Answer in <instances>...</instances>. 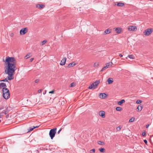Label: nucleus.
<instances>
[{"label": "nucleus", "mask_w": 153, "mask_h": 153, "mask_svg": "<svg viewBox=\"0 0 153 153\" xmlns=\"http://www.w3.org/2000/svg\"><path fill=\"white\" fill-rule=\"evenodd\" d=\"M4 63V72L8 75L7 79L2 80L4 82H7L8 80H11L14 79V75L16 70V61L13 57H6L3 59Z\"/></svg>", "instance_id": "f257e3e1"}, {"label": "nucleus", "mask_w": 153, "mask_h": 153, "mask_svg": "<svg viewBox=\"0 0 153 153\" xmlns=\"http://www.w3.org/2000/svg\"><path fill=\"white\" fill-rule=\"evenodd\" d=\"M3 96L5 99H8L10 96V94L9 90L6 88H4L2 89Z\"/></svg>", "instance_id": "f03ea898"}, {"label": "nucleus", "mask_w": 153, "mask_h": 153, "mask_svg": "<svg viewBox=\"0 0 153 153\" xmlns=\"http://www.w3.org/2000/svg\"><path fill=\"white\" fill-rule=\"evenodd\" d=\"M100 83L99 81H97L91 84L88 88L90 89H94L97 88Z\"/></svg>", "instance_id": "7ed1b4c3"}, {"label": "nucleus", "mask_w": 153, "mask_h": 153, "mask_svg": "<svg viewBox=\"0 0 153 153\" xmlns=\"http://www.w3.org/2000/svg\"><path fill=\"white\" fill-rule=\"evenodd\" d=\"M153 31V29L149 28L145 30L143 32L144 35L146 36H149L151 34Z\"/></svg>", "instance_id": "20e7f679"}, {"label": "nucleus", "mask_w": 153, "mask_h": 153, "mask_svg": "<svg viewBox=\"0 0 153 153\" xmlns=\"http://www.w3.org/2000/svg\"><path fill=\"white\" fill-rule=\"evenodd\" d=\"M114 30L117 34H120L123 32V29L120 27H116L114 28Z\"/></svg>", "instance_id": "39448f33"}, {"label": "nucleus", "mask_w": 153, "mask_h": 153, "mask_svg": "<svg viewBox=\"0 0 153 153\" xmlns=\"http://www.w3.org/2000/svg\"><path fill=\"white\" fill-rule=\"evenodd\" d=\"M56 129L53 128L51 129L49 132V135L51 137V139H52L53 137L55 136L56 133Z\"/></svg>", "instance_id": "423d86ee"}, {"label": "nucleus", "mask_w": 153, "mask_h": 153, "mask_svg": "<svg viewBox=\"0 0 153 153\" xmlns=\"http://www.w3.org/2000/svg\"><path fill=\"white\" fill-rule=\"evenodd\" d=\"M28 31V28L27 27L22 28L19 31L20 35H24Z\"/></svg>", "instance_id": "0eeeda50"}, {"label": "nucleus", "mask_w": 153, "mask_h": 153, "mask_svg": "<svg viewBox=\"0 0 153 153\" xmlns=\"http://www.w3.org/2000/svg\"><path fill=\"white\" fill-rule=\"evenodd\" d=\"M137 27L135 26L130 25L128 27V30L129 31H136L137 30Z\"/></svg>", "instance_id": "6e6552de"}, {"label": "nucleus", "mask_w": 153, "mask_h": 153, "mask_svg": "<svg viewBox=\"0 0 153 153\" xmlns=\"http://www.w3.org/2000/svg\"><path fill=\"white\" fill-rule=\"evenodd\" d=\"M99 97L100 99H105L108 97V95L105 93H100L99 94Z\"/></svg>", "instance_id": "1a4fd4ad"}, {"label": "nucleus", "mask_w": 153, "mask_h": 153, "mask_svg": "<svg viewBox=\"0 0 153 153\" xmlns=\"http://www.w3.org/2000/svg\"><path fill=\"white\" fill-rule=\"evenodd\" d=\"M112 64L111 62H109L106 64L103 67L101 70V71H103L105 70V69L109 68L110 66H111Z\"/></svg>", "instance_id": "9d476101"}, {"label": "nucleus", "mask_w": 153, "mask_h": 153, "mask_svg": "<svg viewBox=\"0 0 153 153\" xmlns=\"http://www.w3.org/2000/svg\"><path fill=\"white\" fill-rule=\"evenodd\" d=\"M105 112L104 111H101L99 112L98 114L102 118H104L105 117Z\"/></svg>", "instance_id": "9b49d317"}, {"label": "nucleus", "mask_w": 153, "mask_h": 153, "mask_svg": "<svg viewBox=\"0 0 153 153\" xmlns=\"http://www.w3.org/2000/svg\"><path fill=\"white\" fill-rule=\"evenodd\" d=\"M115 5H117L119 7H123L124 6L125 4L121 2H116L115 3Z\"/></svg>", "instance_id": "f8f14e48"}, {"label": "nucleus", "mask_w": 153, "mask_h": 153, "mask_svg": "<svg viewBox=\"0 0 153 153\" xmlns=\"http://www.w3.org/2000/svg\"><path fill=\"white\" fill-rule=\"evenodd\" d=\"M66 58L65 57L63 58L62 60L60 63V65H64L65 63Z\"/></svg>", "instance_id": "ddd939ff"}, {"label": "nucleus", "mask_w": 153, "mask_h": 153, "mask_svg": "<svg viewBox=\"0 0 153 153\" xmlns=\"http://www.w3.org/2000/svg\"><path fill=\"white\" fill-rule=\"evenodd\" d=\"M128 57L130 59H135V57L134 56L133 54H129L128 55L127 57H126V59H127Z\"/></svg>", "instance_id": "4468645a"}, {"label": "nucleus", "mask_w": 153, "mask_h": 153, "mask_svg": "<svg viewBox=\"0 0 153 153\" xmlns=\"http://www.w3.org/2000/svg\"><path fill=\"white\" fill-rule=\"evenodd\" d=\"M76 64L75 62H74L69 64L68 65V67L69 68H71L75 65Z\"/></svg>", "instance_id": "2eb2a0df"}, {"label": "nucleus", "mask_w": 153, "mask_h": 153, "mask_svg": "<svg viewBox=\"0 0 153 153\" xmlns=\"http://www.w3.org/2000/svg\"><path fill=\"white\" fill-rule=\"evenodd\" d=\"M142 109L143 107L141 105H140L138 106L136 108V110L137 111H140L142 110Z\"/></svg>", "instance_id": "dca6fc26"}, {"label": "nucleus", "mask_w": 153, "mask_h": 153, "mask_svg": "<svg viewBox=\"0 0 153 153\" xmlns=\"http://www.w3.org/2000/svg\"><path fill=\"white\" fill-rule=\"evenodd\" d=\"M36 7L40 9L44 8L45 7V6L43 4H38L36 5Z\"/></svg>", "instance_id": "f3484780"}, {"label": "nucleus", "mask_w": 153, "mask_h": 153, "mask_svg": "<svg viewBox=\"0 0 153 153\" xmlns=\"http://www.w3.org/2000/svg\"><path fill=\"white\" fill-rule=\"evenodd\" d=\"M107 82L108 84H110L112 83L113 82V79L111 78H110L107 80Z\"/></svg>", "instance_id": "a211bd4d"}, {"label": "nucleus", "mask_w": 153, "mask_h": 153, "mask_svg": "<svg viewBox=\"0 0 153 153\" xmlns=\"http://www.w3.org/2000/svg\"><path fill=\"white\" fill-rule=\"evenodd\" d=\"M125 102V100H122L121 101L118 102H117V104L119 105H121Z\"/></svg>", "instance_id": "6ab92c4d"}, {"label": "nucleus", "mask_w": 153, "mask_h": 153, "mask_svg": "<svg viewBox=\"0 0 153 153\" xmlns=\"http://www.w3.org/2000/svg\"><path fill=\"white\" fill-rule=\"evenodd\" d=\"M111 30L109 29H108L105 30L104 31V33L105 34H108L111 32Z\"/></svg>", "instance_id": "aec40b11"}, {"label": "nucleus", "mask_w": 153, "mask_h": 153, "mask_svg": "<svg viewBox=\"0 0 153 153\" xmlns=\"http://www.w3.org/2000/svg\"><path fill=\"white\" fill-rule=\"evenodd\" d=\"M99 150L101 152H105V149L104 148H100L99 149Z\"/></svg>", "instance_id": "412c9836"}, {"label": "nucleus", "mask_w": 153, "mask_h": 153, "mask_svg": "<svg viewBox=\"0 0 153 153\" xmlns=\"http://www.w3.org/2000/svg\"><path fill=\"white\" fill-rule=\"evenodd\" d=\"M135 120V118L134 117H132L129 120V123H131L133 122Z\"/></svg>", "instance_id": "4be33fe9"}, {"label": "nucleus", "mask_w": 153, "mask_h": 153, "mask_svg": "<svg viewBox=\"0 0 153 153\" xmlns=\"http://www.w3.org/2000/svg\"><path fill=\"white\" fill-rule=\"evenodd\" d=\"M0 86L1 87H4L6 86V84L5 83L1 82L0 83Z\"/></svg>", "instance_id": "5701e85b"}, {"label": "nucleus", "mask_w": 153, "mask_h": 153, "mask_svg": "<svg viewBox=\"0 0 153 153\" xmlns=\"http://www.w3.org/2000/svg\"><path fill=\"white\" fill-rule=\"evenodd\" d=\"M116 110L117 111H121L122 110V108L121 107H117L116 108Z\"/></svg>", "instance_id": "b1692460"}, {"label": "nucleus", "mask_w": 153, "mask_h": 153, "mask_svg": "<svg viewBox=\"0 0 153 153\" xmlns=\"http://www.w3.org/2000/svg\"><path fill=\"white\" fill-rule=\"evenodd\" d=\"M98 143L101 145H104L105 143L103 142H101L100 141H99L98 142Z\"/></svg>", "instance_id": "393cba45"}, {"label": "nucleus", "mask_w": 153, "mask_h": 153, "mask_svg": "<svg viewBox=\"0 0 153 153\" xmlns=\"http://www.w3.org/2000/svg\"><path fill=\"white\" fill-rule=\"evenodd\" d=\"M121 127L120 126H119L117 127L116 128V130L117 131H120L121 129Z\"/></svg>", "instance_id": "a878e982"}, {"label": "nucleus", "mask_w": 153, "mask_h": 153, "mask_svg": "<svg viewBox=\"0 0 153 153\" xmlns=\"http://www.w3.org/2000/svg\"><path fill=\"white\" fill-rule=\"evenodd\" d=\"M47 42V41L46 40H44L41 42V45H43L45 44Z\"/></svg>", "instance_id": "bb28decb"}, {"label": "nucleus", "mask_w": 153, "mask_h": 153, "mask_svg": "<svg viewBox=\"0 0 153 153\" xmlns=\"http://www.w3.org/2000/svg\"><path fill=\"white\" fill-rule=\"evenodd\" d=\"M99 65V63L98 62H95L94 65V67H97Z\"/></svg>", "instance_id": "cd10ccee"}, {"label": "nucleus", "mask_w": 153, "mask_h": 153, "mask_svg": "<svg viewBox=\"0 0 153 153\" xmlns=\"http://www.w3.org/2000/svg\"><path fill=\"white\" fill-rule=\"evenodd\" d=\"M142 102V101L141 100H137L136 101V103L137 104H140Z\"/></svg>", "instance_id": "c85d7f7f"}, {"label": "nucleus", "mask_w": 153, "mask_h": 153, "mask_svg": "<svg viewBox=\"0 0 153 153\" xmlns=\"http://www.w3.org/2000/svg\"><path fill=\"white\" fill-rule=\"evenodd\" d=\"M76 85V84L75 83L73 82L71 83L70 85V86L71 87H73L75 86Z\"/></svg>", "instance_id": "c756f323"}, {"label": "nucleus", "mask_w": 153, "mask_h": 153, "mask_svg": "<svg viewBox=\"0 0 153 153\" xmlns=\"http://www.w3.org/2000/svg\"><path fill=\"white\" fill-rule=\"evenodd\" d=\"M30 56V54H28L27 55L25 56V59H27L28 58H29Z\"/></svg>", "instance_id": "7c9ffc66"}, {"label": "nucleus", "mask_w": 153, "mask_h": 153, "mask_svg": "<svg viewBox=\"0 0 153 153\" xmlns=\"http://www.w3.org/2000/svg\"><path fill=\"white\" fill-rule=\"evenodd\" d=\"M95 152V149H93L91 150L90 151V153H94Z\"/></svg>", "instance_id": "2f4dec72"}, {"label": "nucleus", "mask_w": 153, "mask_h": 153, "mask_svg": "<svg viewBox=\"0 0 153 153\" xmlns=\"http://www.w3.org/2000/svg\"><path fill=\"white\" fill-rule=\"evenodd\" d=\"M38 127L37 126H36V127H33V128H30V130L28 131H32L34 129L36 128H37Z\"/></svg>", "instance_id": "473e14b6"}, {"label": "nucleus", "mask_w": 153, "mask_h": 153, "mask_svg": "<svg viewBox=\"0 0 153 153\" xmlns=\"http://www.w3.org/2000/svg\"><path fill=\"white\" fill-rule=\"evenodd\" d=\"M146 135V132L145 131H144L142 133V135L143 136H144L145 135Z\"/></svg>", "instance_id": "72a5a7b5"}, {"label": "nucleus", "mask_w": 153, "mask_h": 153, "mask_svg": "<svg viewBox=\"0 0 153 153\" xmlns=\"http://www.w3.org/2000/svg\"><path fill=\"white\" fill-rule=\"evenodd\" d=\"M42 92V90H39L38 91V93H41Z\"/></svg>", "instance_id": "f704fd0d"}, {"label": "nucleus", "mask_w": 153, "mask_h": 153, "mask_svg": "<svg viewBox=\"0 0 153 153\" xmlns=\"http://www.w3.org/2000/svg\"><path fill=\"white\" fill-rule=\"evenodd\" d=\"M54 91H50L49 92V93L50 94H51V93L53 94L54 93Z\"/></svg>", "instance_id": "c9c22d12"}, {"label": "nucleus", "mask_w": 153, "mask_h": 153, "mask_svg": "<svg viewBox=\"0 0 153 153\" xmlns=\"http://www.w3.org/2000/svg\"><path fill=\"white\" fill-rule=\"evenodd\" d=\"M39 79H36V80H35V82L36 83H37L39 82Z\"/></svg>", "instance_id": "e433bc0d"}, {"label": "nucleus", "mask_w": 153, "mask_h": 153, "mask_svg": "<svg viewBox=\"0 0 153 153\" xmlns=\"http://www.w3.org/2000/svg\"><path fill=\"white\" fill-rule=\"evenodd\" d=\"M144 142H145V143L146 144H147V141L146 140H144Z\"/></svg>", "instance_id": "4c0bfd02"}, {"label": "nucleus", "mask_w": 153, "mask_h": 153, "mask_svg": "<svg viewBox=\"0 0 153 153\" xmlns=\"http://www.w3.org/2000/svg\"><path fill=\"white\" fill-rule=\"evenodd\" d=\"M119 56L121 57H122L123 56V55L121 53L119 54Z\"/></svg>", "instance_id": "58836bf2"}, {"label": "nucleus", "mask_w": 153, "mask_h": 153, "mask_svg": "<svg viewBox=\"0 0 153 153\" xmlns=\"http://www.w3.org/2000/svg\"><path fill=\"white\" fill-rule=\"evenodd\" d=\"M33 60V58H32L30 59V61L31 62Z\"/></svg>", "instance_id": "ea45409f"}, {"label": "nucleus", "mask_w": 153, "mask_h": 153, "mask_svg": "<svg viewBox=\"0 0 153 153\" xmlns=\"http://www.w3.org/2000/svg\"><path fill=\"white\" fill-rule=\"evenodd\" d=\"M149 124L146 125V128H148L149 127Z\"/></svg>", "instance_id": "a19ab883"}, {"label": "nucleus", "mask_w": 153, "mask_h": 153, "mask_svg": "<svg viewBox=\"0 0 153 153\" xmlns=\"http://www.w3.org/2000/svg\"><path fill=\"white\" fill-rule=\"evenodd\" d=\"M61 130H62V129H61L60 130H59L58 131V133H59L60 132V131H61Z\"/></svg>", "instance_id": "79ce46f5"}]
</instances>
